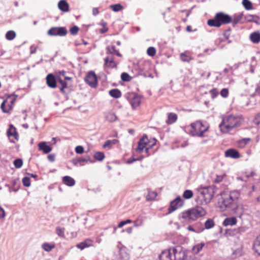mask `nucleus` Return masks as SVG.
I'll use <instances>...</instances> for the list:
<instances>
[{
  "label": "nucleus",
  "mask_w": 260,
  "mask_h": 260,
  "mask_svg": "<svg viewBox=\"0 0 260 260\" xmlns=\"http://www.w3.org/2000/svg\"><path fill=\"white\" fill-rule=\"evenodd\" d=\"M240 124V118L238 116L230 115L222 119V122L219 124V127L222 133H227Z\"/></svg>",
  "instance_id": "3"
},
{
  "label": "nucleus",
  "mask_w": 260,
  "mask_h": 260,
  "mask_svg": "<svg viewBox=\"0 0 260 260\" xmlns=\"http://www.w3.org/2000/svg\"><path fill=\"white\" fill-rule=\"evenodd\" d=\"M66 72L63 70L57 72L58 80L59 83L61 85V87L60 88V90L63 93H65L64 89L68 87L67 82L66 81H64L63 79H62V78L66 76Z\"/></svg>",
  "instance_id": "12"
},
{
  "label": "nucleus",
  "mask_w": 260,
  "mask_h": 260,
  "mask_svg": "<svg viewBox=\"0 0 260 260\" xmlns=\"http://www.w3.org/2000/svg\"><path fill=\"white\" fill-rule=\"evenodd\" d=\"M88 161L90 163L93 162V161L90 159L89 156H87L84 157L75 158L72 160V162L74 165H79L80 166H83L84 162Z\"/></svg>",
  "instance_id": "13"
},
{
  "label": "nucleus",
  "mask_w": 260,
  "mask_h": 260,
  "mask_svg": "<svg viewBox=\"0 0 260 260\" xmlns=\"http://www.w3.org/2000/svg\"><path fill=\"white\" fill-rule=\"evenodd\" d=\"M209 128V125L206 121L197 120L190 124L189 134L193 137L202 138Z\"/></svg>",
  "instance_id": "4"
},
{
  "label": "nucleus",
  "mask_w": 260,
  "mask_h": 260,
  "mask_svg": "<svg viewBox=\"0 0 260 260\" xmlns=\"http://www.w3.org/2000/svg\"><path fill=\"white\" fill-rule=\"evenodd\" d=\"M42 247L45 251L49 252L54 247V246L48 243H44L42 244Z\"/></svg>",
  "instance_id": "40"
},
{
  "label": "nucleus",
  "mask_w": 260,
  "mask_h": 260,
  "mask_svg": "<svg viewBox=\"0 0 260 260\" xmlns=\"http://www.w3.org/2000/svg\"><path fill=\"white\" fill-rule=\"evenodd\" d=\"M237 222V218L235 217H227L224 220L222 224L225 226H233L235 225Z\"/></svg>",
  "instance_id": "20"
},
{
  "label": "nucleus",
  "mask_w": 260,
  "mask_h": 260,
  "mask_svg": "<svg viewBox=\"0 0 260 260\" xmlns=\"http://www.w3.org/2000/svg\"><path fill=\"white\" fill-rule=\"evenodd\" d=\"M22 183L24 186L29 187L30 185V178L28 177H24L22 179Z\"/></svg>",
  "instance_id": "48"
},
{
  "label": "nucleus",
  "mask_w": 260,
  "mask_h": 260,
  "mask_svg": "<svg viewBox=\"0 0 260 260\" xmlns=\"http://www.w3.org/2000/svg\"><path fill=\"white\" fill-rule=\"evenodd\" d=\"M38 146L39 149L43 151V152L46 154L48 153L52 150L51 147L47 145L46 143L45 142L40 143Z\"/></svg>",
  "instance_id": "22"
},
{
  "label": "nucleus",
  "mask_w": 260,
  "mask_h": 260,
  "mask_svg": "<svg viewBox=\"0 0 260 260\" xmlns=\"http://www.w3.org/2000/svg\"><path fill=\"white\" fill-rule=\"evenodd\" d=\"M210 93L213 98H215L218 94V91L216 88H213L210 91Z\"/></svg>",
  "instance_id": "57"
},
{
  "label": "nucleus",
  "mask_w": 260,
  "mask_h": 260,
  "mask_svg": "<svg viewBox=\"0 0 260 260\" xmlns=\"http://www.w3.org/2000/svg\"><path fill=\"white\" fill-rule=\"evenodd\" d=\"M62 183L68 186L72 187L75 184V180L69 176H65L62 178Z\"/></svg>",
  "instance_id": "18"
},
{
  "label": "nucleus",
  "mask_w": 260,
  "mask_h": 260,
  "mask_svg": "<svg viewBox=\"0 0 260 260\" xmlns=\"http://www.w3.org/2000/svg\"><path fill=\"white\" fill-rule=\"evenodd\" d=\"M75 151L77 154H82L84 152V148L81 146H78L75 148Z\"/></svg>",
  "instance_id": "55"
},
{
  "label": "nucleus",
  "mask_w": 260,
  "mask_h": 260,
  "mask_svg": "<svg viewBox=\"0 0 260 260\" xmlns=\"http://www.w3.org/2000/svg\"><path fill=\"white\" fill-rule=\"evenodd\" d=\"M58 8L62 12H67L69 11V5L65 0H61L58 3Z\"/></svg>",
  "instance_id": "21"
},
{
  "label": "nucleus",
  "mask_w": 260,
  "mask_h": 260,
  "mask_svg": "<svg viewBox=\"0 0 260 260\" xmlns=\"http://www.w3.org/2000/svg\"><path fill=\"white\" fill-rule=\"evenodd\" d=\"M197 190L198 198L203 200L206 204L209 203L214 196V187L213 186L200 187Z\"/></svg>",
  "instance_id": "6"
},
{
  "label": "nucleus",
  "mask_w": 260,
  "mask_h": 260,
  "mask_svg": "<svg viewBox=\"0 0 260 260\" xmlns=\"http://www.w3.org/2000/svg\"><path fill=\"white\" fill-rule=\"evenodd\" d=\"M185 260H200V259L193 256H190L187 257L185 259Z\"/></svg>",
  "instance_id": "64"
},
{
  "label": "nucleus",
  "mask_w": 260,
  "mask_h": 260,
  "mask_svg": "<svg viewBox=\"0 0 260 260\" xmlns=\"http://www.w3.org/2000/svg\"><path fill=\"white\" fill-rule=\"evenodd\" d=\"M147 54L151 56H154L156 54V49L153 47H149L147 50Z\"/></svg>",
  "instance_id": "43"
},
{
  "label": "nucleus",
  "mask_w": 260,
  "mask_h": 260,
  "mask_svg": "<svg viewBox=\"0 0 260 260\" xmlns=\"http://www.w3.org/2000/svg\"><path fill=\"white\" fill-rule=\"evenodd\" d=\"M16 37V33L13 30H9L6 34V38L8 40L11 41Z\"/></svg>",
  "instance_id": "36"
},
{
  "label": "nucleus",
  "mask_w": 260,
  "mask_h": 260,
  "mask_svg": "<svg viewBox=\"0 0 260 260\" xmlns=\"http://www.w3.org/2000/svg\"><path fill=\"white\" fill-rule=\"evenodd\" d=\"M242 16L241 15L235 16L233 19L232 18L231 22H232L233 25H235L240 22Z\"/></svg>",
  "instance_id": "49"
},
{
  "label": "nucleus",
  "mask_w": 260,
  "mask_h": 260,
  "mask_svg": "<svg viewBox=\"0 0 260 260\" xmlns=\"http://www.w3.org/2000/svg\"><path fill=\"white\" fill-rule=\"evenodd\" d=\"M37 49V47L35 45H31L30 47V54H34L36 53Z\"/></svg>",
  "instance_id": "60"
},
{
  "label": "nucleus",
  "mask_w": 260,
  "mask_h": 260,
  "mask_svg": "<svg viewBox=\"0 0 260 260\" xmlns=\"http://www.w3.org/2000/svg\"><path fill=\"white\" fill-rule=\"evenodd\" d=\"M232 22V17L223 12L216 14L213 19H209L207 24L210 26L219 27L222 24H226Z\"/></svg>",
  "instance_id": "5"
},
{
  "label": "nucleus",
  "mask_w": 260,
  "mask_h": 260,
  "mask_svg": "<svg viewBox=\"0 0 260 260\" xmlns=\"http://www.w3.org/2000/svg\"><path fill=\"white\" fill-rule=\"evenodd\" d=\"M181 60L183 62H189L190 60L193 59V58L187 52L181 53L180 54Z\"/></svg>",
  "instance_id": "30"
},
{
  "label": "nucleus",
  "mask_w": 260,
  "mask_h": 260,
  "mask_svg": "<svg viewBox=\"0 0 260 260\" xmlns=\"http://www.w3.org/2000/svg\"><path fill=\"white\" fill-rule=\"evenodd\" d=\"M105 63H106V64L108 63H110V64H112V66H115V64L113 58L112 57H107L105 58Z\"/></svg>",
  "instance_id": "52"
},
{
  "label": "nucleus",
  "mask_w": 260,
  "mask_h": 260,
  "mask_svg": "<svg viewBox=\"0 0 260 260\" xmlns=\"http://www.w3.org/2000/svg\"><path fill=\"white\" fill-rule=\"evenodd\" d=\"M130 103L133 108L136 109L141 103V98L138 95H134Z\"/></svg>",
  "instance_id": "27"
},
{
  "label": "nucleus",
  "mask_w": 260,
  "mask_h": 260,
  "mask_svg": "<svg viewBox=\"0 0 260 260\" xmlns=\"http://www.w3.org/2000/svg\"><path fill=\"white\" fill-rule=\"evenodd\" d=\"M253 249L255 252L260 255V235L258 236L254 240Z\"/></svg>",
  "instance_id": "25"
},
{
  "label": "nucleus",
  "mask_w": 260,
  "mask_h": 260,
  "mask_svg": "<svg viewBox=\"0 0 260 260\" xmlns=\"http://www.w3.org/2000/svg\"><path fill=\"white\" fill-rule=\"evenodd\" d=\"M193 192L191 190H185L183 193L182 196L185 199H190L193 197Z\"/></svg>",
  "instance_id": "35"
},
{
  "label": "nucleus",
  "mask_w": 260,
  "mask_h": 260,
  "mask_svg": "<svg viewBox=\"0 0 260 260\" xmlns=\"http://www.w3.org/2000/svg\"><path fill=\"white\" fill-rule=\"evenodd\" d=\"M149 140L146 135H144L142 138L138 142V147L136 149V151L139 153H142L144 149L147 146Z\"/></svg>",
  "instance_id": "11"
},
{
  "label": "nucleus",
  "mask_w": 260,
  "mask_h": 260,
  "mask_svg": "<svg viewBox=\"0 0 260 260\" xmlns=\"http://www.w3.org/2000/svg\"><path fill=\"white\" fill-rule=\"evenodd\" d=\"M225 156L226 157L237 159L240 158L241 156L237 150L231 148L225 151Z\"/></svg>",
  "instance_id": "14"
},
{
  "label": "nucleus",
  "mask_w": 260,
  "mask_h": 260,
  "mask_svg": "<svg viewBox=\"0 0 260 260\" xmlns=\"http://www.w3.org/2000/svg\"><path fill=\"white\" fill-rule=\"evenodd\" d=\"M205 244L204 242H201L195 244L192 249V252L194 254L199 253L205 246Z\"/></svg>",
  "instance_id": "28"
},
{
  "label": "nucleus",
  "mask_w": 260,
  "mask_h": 260,
  "mask_svg": "<svg viewBox=\"0 0 260 260\" xmlns=\"http://www.w3.org/2000/svg\"><path fill=\"white\" fill-rule=\"evenodd\" d=\"M187 229L190 231L198 233L202 232L204 230V228H202L201 230H196L193 228H192L191 225H189L187 228Z\"/></svg>",
  "instance_id": "54"
},
{
  "label": "nucleus",
  "mask_w": 260,
  "mask_h": 260,
  "mask_svg": "<svg viewBox=\"0 0 260 260\" xmlns=\"http://www.w3.org/2000/svg\"><path fill=\"white\" fill-rule=\"evenodd\" d=\"M251 139L246 138L242 139L237 141V146L240 148H244L250 141Z\"/></svg>",
  "instance_id": "29"
},
{
  "label": "nucleus",
  "mask_w": 260,
  "mask_h": 260,
  "mask_svg": "<svg viewBox=\"0 0 260 260\" xmlns=\"http://www.w3.org/2000/svg\"><path fill=\"white\" fill-rule=\"evenodd\" d=\"M239 197L240 193L238 191H231L227 197L223 198L222 204L226 208L230 209L234 213L241 215L243 211L242 207L238 203Z\"/></svg>",
  "instance_id": "2"
},
{
  "label": "nucleus",
  "mask_w": 260,
  "mask_h": 260,
  "mask_svg": "<svg viewBox=\"0 0 260 260\" xmlns=\"http://www.w3.org/2000/svg\"><path fill=\"white\" fill-rule=\"evenodd\" d=\"M14 165L16 168H20L23 165V161L20 158H17L14 161Z\"/></svg>",
  "instance_id": "45"
},
{
  "label": "nucleus",
  "mask_w": 260,
  "mask_h": 260,
  "mask_svg": "<svg viewBox=\"0 0 260 260\" xmlns=\"http://www.w3.org/2000/svg\"><path fill=\"white\" fill-rule=\"evenodd\" d=\"M255 92L257 94H260V81L256 84V86L255 89Z\"/></svg>",
  "instance_id": "58"
},
{
  "label": "nucleus",
  "mask_w": 260,
  "mask_h": 260,
  "mask_svg": "<svg viewBox=\"0 0 260 260\" xmlns=\"http://www.w3.org/2000/svg\"><path fill=\"white\" fill-rule=\"evenodd\" d=\"M67 33V31L64 27H52L48 31V35L52 36H64Z\"/></svg>",
  "instance_id": "9"
},
{
  "label": "nucleus",
  "mask_w": 260,
  "mask_h": 260,
  "mask_svg": "<svg viewBox=\"0 0 260 260\" xmlns=\"http://www.w3.org/2000/svg\"><path fill=\"white\" fill-rule=\"evenodd\" d=\"M79 31V28L77 26H74L70 29V33L73 35H76Z\"/></svg>",
  "instance_id": "50"
},
{
  "label": "nucleus",
  "mask_w": 260,
  "mask_h": 260,
  "mask_svg": "<svg viewBox=\"0 0 260 260\" xmlns=\"http://www.w3.org/2000/svg\"><path fill=\"white\" fill-rule=\"evenodd\" d=\"M56 233L57 235L60 237H64V228H61L59 226L56 227Z\"/></svg>",
  "instance_id": "44"
},
{
  "label": "nucleus",
  "mask_w": 260,
  "mask_h": 260,
  "mask_svg": "<svg viewBox=\"0 0 260 260\" xmlns=\"http://www.w3.org/2000/svg\"><path fill=\"white\" fill-rule=\"evenodd\" d=\"M121 78L123 81H129L131 77L126 73H122L121 75Z\"/></svg>",
  "instance_id": "47"
},
{
  "label": "nucleus",
  "mask_w": 260,
  "mask_h": 260,
  "mask_svg": "<svg viewBox=\"0 0 260 260\" xmlns=\"http://www.w3.org/2000/svg\"><path fill=\"white\" fill-rule=\"evenodd\" d=\"M178 118L177 115L174 113H168V119L166 120V123L168 124H172L175 123Z\"/></svg>",
  "instance_id": "24"
},
{
  "label": "nucleus",
  "mask_w": 260,
  "mask_h": 260,
  "mask_svg": "<svg viewBox=\"0 0 260 260\" xmlns=\"http://www.w3.org/2000/svg\"><path fill=\"white\" fill-rule=\"evenodd\" d=\"M253 123L256 125L260 124V114H257L253 119Z\"/></svg>",
  "instance_id": "56"
},
{
  "label": "nucleus",
  "mask_w": 260,
  "mask_h": 260,
  "mask_svg": "<svg viewBox=\"0 0 260 260\" xmlns=\"http://www.w3.org/2000/svg\"><path fill=\"white\" fill-rule=\"evenodd\" d=\"M173 260H185V253L182 247L177 246L171 247Z\"/></svg>",
  "instance_id": "7"
},
{
  "label": "nucleus",
  "mask_w": 260,
  "mask_h": 260,
  "mask_svg": "<svg viewBox=\"0 0 260 260\" xmlns=\"http://www.w3.org/2000/svg\"><path fill=\"white\" fill-rule=\"evenodd\" d=\"M109 94L114 98H119L121 96V91L118 89H113L109 91Z\"/></svg>",
  "instance_id": "32"
},
{
  "label": "nucleus",
  "mask_w": 260,
  "mask_h": 260,
  "mask_svg": "<svg viewBox=\"0 0 260 260\" xmlns=\"http://www.w3.org/2000/svg\"><path fill=\"white\" fill-rule=\"evenodd\" d=\"M206 214V210L202 207L197 206L182 212L179 215V219L182 223H189L205 216Z\"/></svg>",
  "instance_id": "1"
},
{
  "label": "nucleus",
  "mask_w": 260,
  "mask_h": 260,
  "mask_svg": "<svg viewBox=\"0 0 260 260\" xmlns=\"http://www.w3.org/2000/svg\"><path fill=\"white\" fill-rule=\"evenodd\" d=\"M145 153L147 154V156H149L150 155H151V154H153V152H151L150 151V147H146L145 149Z\"/></svg>",
  "instance_id": "61"
},
{
  "label": "nucleus",
  "mask_w": 260,
  "mask_h": 260,
  "mask_svg": "<svg viewBox=\"0 0 260 260\" xmlns=\"http://www.w3.org/2000/svg\"><path fill=\"white\" fill-rule=\"evenodd\" d=\"M220 95L223 98H226L229 95V90L227 88H223L220 91Z\"/></svg>",
  "instance_id": "51"
},
{
  "label": "nucleus",
  "mask_w": 260,
  "mask_h": 260,
  "mask_svg": "<svg viewBox=\"0 0 260 260\" xmlns=\"http://www.w3.org/2000/svg\"><path fill=\"white\" fill-rule=\"evenodd\" d=\"M171 251V248H170L168 250L162 252L159 255L160 260H173Z\"/></svg>",
  "instance_id": "16"
},
{
  "label": "nucleus",
  "mask_w": 260,
  "mask_h": 260,
  "mask_svg": "<svg viewBox=\"0 0 260 260\" xmlns=\"http://www.w3.org/2000/svg\"><path fill=\"white\" fill-rule=\"evenodd\" d=\"M242 4L246 10H250L252 8L251 3L249 0H243Z\"/></svg>",
  "instance_id": "46"
},
{
  "label": "nucleus",
  "mask_w": 260,
  "mask_h": 260,
  "mask_svg": "<svg viewBox=\"0 0 260 260\" xmlns=\"http://www.w3.org/2000/svg\"><path fill=\"white\" fill-rule=\"evenodd\" d=\"M184 200L180 196H178L175 199L171 202L168 209L169 213H171L177 209L181 207L184 205Z\"/></svg>",
  "instance_id": "8"
},
{
  "label": "nucleus",
  "mask_w": 260,
  "mask_h": 260,
  "mask_svg": "<svg viewBox=\"0 0 260 260\" xmlns=\"http://www.w3.org/2000/svg\"><path fill=\"white\" fill-rule=\"evenodd\" d=\"M86 83L91 87H95L98 84V80L94 72L90 71L85 78Z\"/></svg>",
  "instance_id": "10"
},
{
  "label": "nucleus",
  "mask_w": 260,
  "mask_h": 260,
  "mask_svg": "<svg viewBox=\"0 0 260 260\" xmlns=\"http://www.w3.org/2000/svg\"><path fill=\"white\" fill-rule=\"evenodd\" d=\"M105 117L109 122H114L117 119V117L113 112L109 111L105 113Z\"/></svg>",
  "instance_id": "19"
},
{
  "label": "nucleus",
  "mask_w": 260,
  "mask_h": 260,
  "mask_svg": "<svg viewBox=\"0 0 260 260\" xmlns=\"http://www.w3.org/2000/svg\"><path fill=\"white\" fill-rule=\"evenodd\" d=\"M5 216V212L4 209L0 206V219L4 218Z\"/></svg>",
  "instance_id": "59"
},
{
  "label": "nucleus",
  "mask_w": 260,
  "mask_h": 260,
  "mask_svg": "<svg viewBox=\"0 0 260 260\" xmlns=\"http://www.w3.org/2000/svg\"><path fill=\"white\" fill-rule=\"evenodd\" d=\"M117 142H118V140H116V139H113V140H108L103 145V147L105 148H107V147L110 148L111 147V146L113 145L116 144Z\"/></svg>",
  "instance_id": "34"
},
{
  "label": "nucleus",
  "mask_w": 260,
  "mask_h": 260,
  "mask_svg": "<svg viewBox=\"0 0 260 260\" xmlns=\"http://www.w3.org/2000/svg\"><path fill=\"white\" fill-rule=\"evenodd\" d=\"M135 161H137V159L136 158H134L133 157H131L127 160L126 163L128 164H131L133 163Z\"/></svg>",
  "instance_id": "62"
},
{
  "label": "nucleus",
  "mask_w": 260,
  "mask_h": 260,
  "mask_svg": "<svg viewBox=\"0 0 260 260\" xmlns=\"http://www.w3.org/2000/svg\"><path fill=\"white\" fill-rule=\"evenodd\" d=\"M6 97H7V100H8L9 99H11L13 97H14L10 101V103L12 105L14 103V102H15V101L16 100V98L17 97V95H15L14 94H8V95H6Z\"/></svg>",
  "instance_id": "53"
},
{
  "label": "nucleus",
  "mask_w": 260,
  "mask_h": 260,
  "mask_svg": "<svg viewBox=\"0 0 260 260\" xmlns=\"http://www.w3.org/2000/svg\"><path fill=\"white\" fill-rule=\"evenodd\" d=\"M157 193L155 191H149L146 196L147 201H151L154 200L157 196Z\"/></svg>",
  "instance_id": "37"
},
{
  "label": "nucleus",
  "mask_w": 260,
  "mask_h": 260,
  "mask_svg": "<svg viewBox=\"0 0 260 260\" xmlns=\"http://www.w3.org/2000/svg\"><path fill=\"white\" fill-rule=\"evenodd\" d=\"M107 53H109L112 55H116L118 56H121L120 53L116 50L115 47L113 45L109 46L107 47Z\"/></svg>",
  "instance_id": "31"
},
{
  "label": "nucleus",
  "mask_w": 260,
  "mask_h": 260,
  "mask_svg": "<svg viewBox=\"0 0 260 260\" xmlns=\"http://www.w3.org/2000/svg\"><path fill=\"white\" fill-rule=\"evenodd\" d=\"M143 224V219L142 217H138L137 219L134 222V226L135 227H139L142 226Z\"/></svg>",
  "instance_id": "38"
},
{
  "label": "nucleus",
  "mask_w": 260,
  "mask_h": 260,
  "mask_svg": "<svg viewBox=\"0 0 260 260\" xmlns=\"http://www.w3.org/2000/svg\"><path fill=\"white\" fill-rule=\"evenodd\" d=\"M215 225L213 219L209 218L205 222V229H210Z\"/></svg>",
  "instance_id": "33"
},
{
  "label": "nucleus",
  "mask_w": 260,
  "mask_h": 260,
  "mask_svg": "<svg viewBox=\"0 0 260 260\" xmlns=\"http://www.w3.org/2000/svg\"><path fill=\"white\" fill-rule=\"evenodd\" d=\"M46 82L47 85L51 88H55L56 86L55 78L52 74H49L47 76Z\"/></svg>",
  "instance_id": "17"
},
{
  "label": "nucleus",
  "mask_w": 260,
  "mask_h": 260,
  "mask_svg": "<svg viewBox=\"0 0 260 260\" xmlns=\"http://www.w3.org/2000/svg\"><path fill=\"white\" fill-rule=\"evenodd\" d=\"M99 11L98 9V8H93L92 9V14L94 15V16H96L98 14H99Z\"/></svg>",
  "instance_id": "63"
},
{
  "label": "nucleus",
  "mask_w": 260,
  "mask_h": 260,
  "mask_svg": "<svg viewBox=\"0 0 260 260\" xmlns=\"http://www.w3.org/2000/svg\"><path fill=\"white\" fill-rule=\"evenodd\" d=\"M94 158L97 160L102 161L105 158V154L101 152H96L94 154Z\"/></svg>",
  "instance_id": "39"
},
{
  "label": "nucleus",
  "mask_w": 260,
  "mask_h": 260,
  "mask_svg": "<svg viewBox=\"0 0 260 260\" xmlns=\"http://www.w3.org/2000/svg\"><path fill=\"white\" fill-rule=\"evenodd\" d=\"M7 133L10 139L11 137H13L14 139L18 140V134L16 131V128L12 124L9 125V128L7 130Z\"/></svg>",
  "instance_id": "15"
},
{
  "label": "nucleus",
  "mask_w": 260,
  "mask_h": 260,
  "mask_svg": "<svg viewBox=\"0 0 260 260\" xmlns=\"http://www.w3.org/2000/svg\"><path fill=\"white\" fill-rule=\"evenodd\" d=\"M93 244V241L89 239H86L82 242L80 243L77 245V247L81 250L84 249L86 247H88L92 246Z\"/></svg>",
  "instance_id": "23"
},
{
  "label": "nucleus",
  "mask_w": 260,
  "mask_h": 260,
  "mask_svg": "<svg viewBox=\"0 0 260 260\" xmlns=\"http://www.w3.org/2000/svg\"><path fill=\"white\" fill-rule=\"evenodd\" d=\"M250 39L251 41L255 44H257L260 42V33L255 31L251 33L250 35Z\"/></svg>",
  "instance_id": "26"
},
{
  "label": "nucleus",
  "mask_w": 260,
  "mask_h": 260,
  "mask_svg": "<svg viewBox=\"0 0 260 260\" xmlns=\"http://www.w3.org/2000/svg\"><path fill=\"white\" fill-rule=\"evenodd\" d=\"M110 7L113 11L116 12H119L123 9L122 6L120 4L111 5Z\"/></svg>",
  "instance_id": "41"
},
{
  "label": "nucleus",
  "mask_w": 260,
  "mask_h": 260,
  "mask_svg": "<svg viewBox=\"0 0 260 260\" xmlns=\"http://www.w3.org/2000/svg\"><path fill=\"white\" fill-rule=\"evenodd\" d=\"M7 101H4L1 104V108L4 113H8L9 111L12 109V107L11 106H8V107H6L5 103Z\"/></svg>",
  "instance_id": "42"
}]
</instances>
